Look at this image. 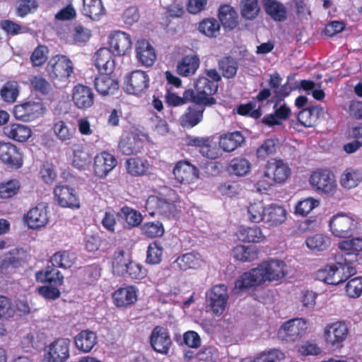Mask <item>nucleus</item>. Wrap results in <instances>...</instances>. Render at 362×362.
Returning <instances> with one entry per match:
<instances>
[{
    "label": "nucleus",
    "mask_w": 362,
    "mask_h": 362,
    "mask_svg": "<svg viewBox=\"0 0 362 362\" xmlns=\"http://www.w3.org/2000/svg\"><path fill=\"white\" fill-rule=\"evenodd\" d=\"M115 52L107 47L99 49L95 54V62L98 69L104 73H112L115 68Z\"/></svg>",
    "instance_id": "nucleus-24"
},
{
    "label": "nucleus",
    "mask_w": 362,
    "mask_h": 362,
    "mask_svg": "<svg viewBox=\"0 0 362 362\" xmlns=\"http://www.w3.org/2000/svg\"><path fill=\"white\" fill-rule=\"evenodd\" d=\"M53 131L57 138L62 142L66 144L70 143L75 134V129L69 127L68 124L62 120H59L54 124Z\"/></svg>",
    "instance_id": "nucleus-51"
},
{
    "label": "nucleus",
    "mask_w": 362,
    "mask_h": 362,
    "mask_svg": "<svg viewBox=\"0 0 362 362\" xmlns=\"http://www.w3.org/2000/svg\"><path fill=\"white\" fill-rule=\"evenodd\" d=\"M117 164V159L113 155L103 151L95 157V173L100 177H105L116 167Z\"/></svg>",
    "instance_id": "nucleus-20"
},
{
    "label": "nucleus",
    "mask_w": 362,
    "mask_h": 362,
    "mask_svg": "<svg viewBox=\"0 0 362 362\" xmlns=\"http://www.w3.org/2000/svg\"><path fill=\"white\" fill-rule=\"evenodd\" d=\"M164 231L163 226L159 221L145 223L141 226L142 233L151 238L162 236Z\"/></svg>",
    "instance_id": "nucleus-62"
},
{
    "label": "nucleus",
    "mask_w": 362,
    "mask_h": 362,
    "mask_svg": "<svg viewBox=\"0 0 362 362\" xmlns=\"http://www.w3.org/2000/svg\"><path fill=\"white\" fill-rule=\"evenodd\" d=\"M131 259L124 250L116 251L113 255L112 272L117 276L127 275V269Z\"/></svg>",
    "instance_id": "nucleus-44"
},
{
    "label": "nucleus",
    "mask_w": 362,
    "mask_h": 362,
    "mask_svg": "<svg viewBox=\"0 0 362 362\" xmlns=\"http://www.w3.org/2000/svg\"><path fill=\"white\" fill-rule=\"evenodd\" d=\"M250 170V162L247 158L242 157L232 159L228 166V170L237 176H244L247 175Z\"/></svg>",
    "instance_id": "nucleus-56"
},
{
    "label": "nucleus",
    "mask_w": 362,
    "mask_h": 362,
    "mask_svg": "<svg viewBox=\"0 0 362 362\" xmlns=\"http://www.w3.org/2000/svg\"><path fill=\"white\" fill-rule=\"evenodd\" d=\"M49 49L47 46L39 45L30 56V62L35 67L42 66L48 59Z\"/></svg>",
    "instance_id": "nucleus-61"
},
{
    "label": "nucleus",
    "mask_w": 362,
    "mask_h": 362,
    "mask_svg": "<svg viewBox=\"0 0 362 362\" xmlns=\"http://www.w3.org/2000/svg\"><path fill=\"white\" fill-rule=\"evenodd\" d=\"M229 295L224 284L213 286L206 294V306L216 315H221L226 310Z\"/></svg>",
    "instance_id": "nucleus-8"
},
{
    "label": "nucleus",
    "mask_w": 362,
    "mask_h": 362,
    "mask_svg": "<svg viewBox=\"0 0 362 362\" xmlns=\"http://www.w3.org/2000/svg\"><path fill=\"white\" fill-rule=\"evenodd\" d=\"M206 76H199L194 83L195 90H218L221 76L215 69L206 70Z\"/></svg>",
    "instance_id": "nucleus-29"
},
{
    "label": "nucleus",
    "mask_w": 362,
    "mask_h": 362,
    "mask_svg": "<svg viewBox=\"0 0 362 362\" xmlns=\"http://www.w3.org/2000/svg\"><path fill=\"white\" fill-rule=\"evenodd\" d=\"M199 107H189L187 112L180 119L181 125L184 128H192L198 124L202 119L204 107L199 105Z\"/></svg>",
    "instance_id": "nucleus-37"
},
{
    "label": "nucleus",
    "mask_w": 362,
    "mask_h": 362,
    "mask_svg": "<svg viewBox=\"0 0 362 362\" xmlns=\"http://www.w3.org/2000/svg\"><path fill=\"white\" fill-rule=\"evenodd\" d=\"M218 67L224 78H233L238 69V62L235 58L226 56L218 60Z\"/></svg>",
    "instance_id": "nucleus-42"
},
{
    "label": "nucleus",
    "mask_w": 362,
    "mask_h": 362,
    "mask_svg": "<svg viewBox=\"0 0 362 362\" xmlns=\"http://www.w3.org/2000/svg\"><path fill=\"white\" fill-rule=\"evenodd\" d=\"M83 13L93 21H98L105 15L102 0H83Z\"/></svg>",
    "instance_id": "nucleus-38"
},
{
    "label": "nucleus",
    "mask_w": 362,
    "mask_h": 362,
    "mask_svg": "<svg viewBox=\"0 0 362 362\" xmlns=\"http://www.w3.org/2000/svg\"><path fill=\"white\" fill-rule=\"evenodd\" d=\"M97 342V336L90 330H83L75 337L76 348L85 353L92 350Z\"/></svg>",
    "instance_id": "nucleus-35"
},
{
    "label": "nucleus",
    "mask_w": 362,
    "mask_h": 362,
    "mask_svg": "<svg viewBox=\"0 0 362 362\" xmlns=\"http://www.w3.org/2000/svg\"><path fill=\"white\" fill-rule=\"evenodd\" d=\"M150 343L155 351L167 355L172 345L168 329L160 326L156 327L151 332Z\"/></svg>",
    "instance_id": "nucleus-14"
},
{
    "label": "nucleus",
    "mask_w": 362,
    "mask_h": 362,
    "mask_svg": "<svg viewBox=\"0 0 362 362\" xmlns=\"http://www.w3.org/2000/svg\"><path fill=\"white\" fill-rule=\"evenodd\" d=\"M307 247L313 251L321 252L326 250L331 245V240L323 234H315L307 238Z\"/></svg>",
    "instance_id": "nucleus-50"
},
{
    "label": "nucleus",
    "mask_w": 362,
    "mask_h": 362,
    "mask_svg": "<svg viewBox=\"0 0 362 362\" xmlns=\"http://www.w3.org/2000/svg\"><path fill=\"white\" fill-rule=\"evenodd\" d=\"M54 194L55 201L62 207L78 209L80 206L75 190L68 185L57 186Z\"/></svg>",
    "instance_id": "nucleus-17"
},
{
    "label": "nucleus",
    "mask_w": 362,
    "mask_h": 362,
    "mask_svg": "<svg viewBox=\"0 0 362 362\" xmlns=\"http://www.w3.org/2000/svg\"><path fill=\"white\" fill-rule=\"evenodd\" d=\"M267 207L262 202L251 203L247 206V218L252 223L264 222Z\"/></svg>",
    "instance_id": "nucleus-53"
},
{
    "label": "nucleus",
    "mask_w": 362,
    "mask_h": 362,
    "mask_svg": "<svg viewBox=\"0 0 362 362\" xmlns=\"http://www.w3.org/2000/svg\"><path fill=\"white\" fill-rule=\"evenodd\" d=\"M136 53L138 60L146 66H152L156 59L154 48L148 40L144 39L136 42Z\"/></svg>",
    "instance_id": "nucleus-25"
},
{
    "label": "nucleus",
    "mask_w": 362,
    "mask_h": 362,
    "mask_svg": "<svg viewBox=\"0 0 362 362\" xmlns=\"http://www.w3.org/2000/svg\"><path fill=\"white\" fill-rule=\"evenodd\" d=\"M46 71L51 79L66 81L74 72L73 62L65 55L57 54L49 61Z\"/></svg>",
    "instance_id": "nucleus-6"
},
{
    "label": "nucleus",
    "mask_w": 362,
    "mask_h": 362,
    "mask_svg": "<svg viewBox=\"0 0 362 362\" xmlns=\"http://www.w3.org/2000/svg\"><path fill=\"white\" fill-rule=\"evenodd\" d=\"M36 279L37 281L45 283L48 282L49 284L58 286L63 283L64 276L55 268L47 267L44 270L39 271L36 273Z\"/></svg>",
    "instance_id": "nucleus-41"
},
{
    "label": "nucleus",
    "mask_w": 362,
    "mask_h": 362,
    "mask_svg": "<svg viewBox=\"0 0 362 362\" xmlns=\"http://www.w3.org/2000/svg\"><path fill=\"white\" fill-rule=\"evenodd\" d=\"M76 256L75 253L69 251H59L52 257V265L61 268H70L75 262Z\"/></svg>",
    "instance_id": "nucleus-49"
},
{
    "label": "nucleus",
    "mask_w": 362,
    "mask_h": 362,
    "mask_svg": "<svg viewBox=\"0 0 362 362\" xmlns=\"http://www.w3.org/2000/svg\"><path fill=\"white\" fill-rule=\"evenodd\" d=\"M125 166L128 173L134 176L142 175L148 170V163L141 158H131L126 160Z\"/></svg>",
    "instance_id": "nucleus-48"
},
{
    "label": "nucleus",
    "mask_w": 362,
    "mask_h": 362,
    "mask_svg": "<svg viewBox=\"0 0 362 362\" xmlns=\"http://www.w3.org/2000/svg\"><path fill=\"white\" fill-rule=\"evenodd\" d=\"M149 78L142 71H134L126 76L124 82L125 90H144L148 87Z\"/></svg>",
    "instance_id": "nucleus-23"
},
{
    "label": "nucleus",
    "mask_w": 362,
    "mask_h": 362,
    "mask_svg": "<svg viewBox=\"0 0 362 362\" xmlns=\"http://www.w3.org/2000/svg\"><path fill=\"white\" fill-rule=\"evenodd\" d=\"M25 222L30 229H37L46 226L49 221L48 206L40 202L31 208L24 216Z\"/></svg>",
    "instance_id": "nucleus-12"
},
{
    "label": "nucleus",
    "mask_w": 362,
    "mask_h": 362,
    "mask_svg": "<svg viewBox=\"0 0 362 362\" xmlns=\"http://www.w3.org/2000/svg\"><path fill=\"white\" fill-rule=\"evenodd\" d=\"M163 246L160 243L155 241L148 247L146 262L151 264H159L162 259Z\"/></svg>",
    "instance_id": "nucleus-59"
},
{
    "label": "nucleus",
    "mask_w": 362,
    "mask_h": 362,
    "mask_svg": "<svg viewBox=\"0 0 362 362\" xmlns=\"http://www.w3.org/2000/svg\"><path fill=\"white\" fill-rule=\"evenodd\" d=\"M221 24L214 18H206L199 22L198 30L204 35L216 38L220 33Z\"/></svg>",
    "instance_id": "nucleus-46"
},
{
    "label": "nucleus",
    "mask_w": 362,
    "mask_h": 362,
    "mask_svg": "<svg viewBox=\"0 0 362 362\" xmlns=\"http://www.w3.org/2000/svg\"><path fill=\"white\" fill-rule=\"evenodd\" d=\"M245 141V137L240 132L226 134L220 137V147L226 152H231L238 148Z\"/></svg>",
    "instance_id": "nucleus-36"
},
{
    "label": "nucleus",
    "mask_w": 362,
    "mask_h": 362,
    "mask_svg": "<svg viewBox=\"0 0 362 362\" xmlns=\"http://www.w3.org/2000/svg\"><path fill=\"white\" fill-rule=\"evenodd\" d=\"M173 175L175 180L183 185L194 183L199 180V170L187 161L178 162L174 169Z\"/></svg>",
    "instance_id": "nucleus-16"
},
{
    "label": "nucleus",
    "mask_w": 362,
    "mask_h": 362,
    "mask_svg": "<svg viewBox=\"0 0 362 362\" xmlns=\"http://www.w3.org/2000/svg\"><path fill=\"white\" fill-rule=\"evenodd\" d=\"M110 73H103L93 79L96 90H118L119 88L117 79L114 78Z\"/></svg>",
    "instance_id": "nucleus-43"
},
{
    "label": "nucleus",
    "mask_w": 362,
    "mask_h": 362,
    "mask_svg": "<svg viewBox=\"0 0 362 362\" xmlns=\"http://www.w3.org/2000/svg\"><path fill=\"white\" fill-rule=\"evenodd\" d=\"M258 250L254 246L239 245L232 250L233 257L240 262H252L258 258Z\"/></svg>",
    "instance_id": "nucleus-45"
},
{
    "label": "nucleus",
    "mask_w": 362,
    "mask_h": 362,
    "mask_svg": "<svg viewBox=\"0 0 362 362\" xmlns=\"http://www.w3.org/2000/svg\"><path fill=\"white\" fill-rule=\"evenodd\" d=\"M137 289L133 286L119 288L115 291L113 300L117 307H127L137 300Z\"/></svg>",
    "instance_id": "nucleus-27"
},
{
    "label": "nucleus",
    "mask_w": 362,
    "mask_h": 362,
    "mask_svg": "<svg viewBox=\"0 0 362 362\" xmlns=\"http://www.w3.org/2000/svg\"><path fill=\"white\" fill-rule=\"evenodd\" d=\"M73 100L80 109H86L93 104L94 97L92 92H74Z\"/></svg>",
    "instance_id": "nucleus-63"
},
{
    "label": "nucleus",
    "mask_w": 362,
    "mask_h": 362,
    "mask_svg": "<svg viewBox=\"0 0 362 362\" xmlns=\"http://www.w3.org/2000/svg\"><path fill=\"white\" fill-rule=\"evenodd\" d=\"M71 162L76 168L86 170L91 163V156L83 145H74Z\"/></svg>",
    "instance_id": "nucleus-33"
},
{
    "label": "nucleus",
    "mask_w": 362,
    "mask_h": 362,
    "mask_svg": "<svg viewBox=\"0 0 362 362\" xmlns=\"http://www.w3.org/2000/svg\"><path fill=\"white\" fill-rule=\"evenodd\" d=\"M4 134L11 139L24 142L32 136V131L25 125L13 123L4 127Z\"/></svg>",
    "instance_id": "nucleus-30"
},
{
    "label": "nucleus",
    "mask_w": 362,
    "mask_h": 362,
    "mask_svg": "<svg viewBox=\"0 0 362 362\" xmlns=\"http://www.w3.org/2000/svg\"><path fill=\"white\" fill-rule=\"evenodd\" d=\"M359 225L356 216L345 213L334 215L329 223L332 233L341 238L351 236L358 229Z\"/></svg>",
    "instance_id": "nucleus-5"
},
{
    "label": "nucleus",
    "mask_w": 362,
    "mask_h": 362,
    "mask_svg": "<svg viewBox=\"0 0 362 362\" xmlns=\"http://www.w3.org/2000/svg\"><path fill=\"white\" fill-rule=\"evenodd\" d=\"M109 44L116 55H125L132 48V41L130 35L117 30L110 35Z\"/></svg>",
    "instance_id": "nucleus-18"
},
{
    "label": "nucleus",
    "mask_w": 362,
    "mask_h": 362,
    "mask_svg": "<svg viewBox=\"0 0 362 362\" xmlns=\"http://www.w3.org/2000/svg\"><path fill=\"white\" fill-rule=\"evenodd\" d=\"M45 108L40 102H27L14 107V117L23 122H31L42 116Z\"/></svg>",
    "instance_id": "nucleus-13"
},
{
    "label": "nucleus",
    "mask_w": 362,
    "mask_h": 362,
    "mask_svg": "<svg viewBox=\"0 0 362 362\" xmlns=\"http://www.w3.org/2000/svg\"><path fill=\"white\" fill-rule=\"evenodd\" d=\"M119 215L126 220L130 227L137 226L142 221L141 214L128 206L122 207L119 212Z\"/></svg>",
    "instance_id": "nucleus-58"
},
{
    "label": "nucleus",
    "mask_w": 362,
    "mask_h": 362,
    "mask_svg": "<svg viewBox=\"0 0 362 362\" xmlns=\"http://www.w3.org/2000/svg\"><path fill=\"white\" fill-rule=\"evenodd\" d=\"M268 103H274L273 108L281 120H286L291 115L290 107L278 95L273 96Z\"/></svg>",
    "instance_id": "nucleus-60"
},
{
    "label": "nucleus",
    "mask_w": 362,
    "mask_h": 362,
    "mask_svg": "<svg viewBox=\"0 0 362 362\" xmlns=\"http://www.w3.org/2000/svg\"><path fill=\"white\" fill-rule=\"evenodd\" d=\"M287 219V211L278 204H270L267 206L264 222L269 226L276 227L283 224Z\"/></svg>",
    "instance_id": "nucleus-28"
},
{
    "label": "nucleus",
    "mask_w": 362,
    "mask_h": 362,
    "mask_svg": "<svg viewBox=\"0 0 362 362\" xmlns=\"http://www.w3.org/2000/svg\"><path fill=\"white\" fill-rule=\"evenodd\" d=\"M266 13L276 21H284L287 18L285 6L274 0H267L264 5Z\"/></svg>",
    "instance_id": "nucleus-47"
},
{
    "label": "nucleus",
    "mask_w": 362,
    "mask_h": 362,
    "mask_svg": "<svg viewBox=\"0 0 362 362\" xmlns=\"http://www.w3.org/2000/svg\"><path fill=\"white\" fill-rule=\"evenodd\" d=\"M218 18L226 30H233L239 25L238 13L230 4L220 6Z\"/></svg>",
    "instance_id": "nucleus-22"
},
{
    "label": "nucleus",
    "mask_w": 362,
    "mask_h": 362,
    "mask_svg": "<svg viewBox=\"0 0 362 362\" xmlns=\"http://www.w3.org/2000/svg\"><path fill=\"white\" fill-rule=\"evenodd\" d=\"M320 205V200L313 197H307L298 201L294 206V214L305 217Z\"/></svg>",
    "instance_id": "nucleus-52"
},
{
    "label": "nucleus",
    "mask_w": 362,
    "mask_h": 362,
    "mask_svg": "<svg viewBox=\"0 0 362 362\" xmlns=\"http://www.w3.org/2000/svg\"><path fill=\"white\" fill-rule=\"evenodd\" d=\"M143 140L134 133L123 135L118 145L119 151L127 156L137 154L143 148Z\"/></svg>",
    "instance_id": "nucleus-21"
},
{
    "label": "nucleus",
    "mask_w": 362,
    "mask_h": 362,
    "mask_svg": "<svg viewBox=\"0 0 362 362\" xmlns=\"http://www.w3.org/2000/svg\"><path fill=\"white\" fill-rule=\"evenodd\" d=\"M334 264H329L317 271V276L320 281L328 284L337 285L356 273V269L351 265V259L343 257L342 254L335 253Z\"/></svg>",
    "instance_id": "nucleus-2"
},
{
    "label": "nucleus",
    "mask_w": 362,
    "mask_h": 362,
    "mask_svg": "<svg viewBox=\"0 0 362 362\" xmlns=\"http://www.w3.org/2000/svg\"><path fill=\"white\" fill-rule=\"evenodd\" d=\"M238 238L247 243H259L263 242L266 236L260 227L253 226L252 227H240L238 232Z\"/></svg>",
    "instance_id": "nucleus-34"
},
{
    "label": "nucleus",
    "mask_w": 362,
    "mask_h": 362,
    "mask_svg": "<svg viewBox=\"0 0 362 362\" xmlns=\"http://www.w3.org/2000/svg\"><path fill=\"white\" fill-rule=\"evenodd\" d=\"M288 274L287 264L282 260L270 259L257 267L244 273L235 282V289L242 290L261 285L266 281H279Z\"/></svg>",
    "instance_id": "nucleus-1"
},
{
    "label": "nucleus",
    "mask_w": 362,
    "mask_h": 362,
    "mask_svg": "<svg viewBox=\"0 0 362 362\" xmlns=\"http://www.w3.org/2000/svg\"><path fill=\"white\" fill-rule=\"evenodd\" d=\"M346 292L351 298H358L362 294V276L355 277L348 281Z\"/></svg>",
    "instance_id": "nucleus-64"
},
{
    "label": "nucleus",
    "mask_w": 362,
    "mask_h": 362,
    "mask_svg": "<svg viewBox=\"0 0 362 362\" xmlns=\"http://www.w3.org/2000/svg\"><path fill=\"white\" fill-rule=\"evenodd\" d=\"M348 334L349 328L346 324L341 321L327 325L323 331L326 344L336 349L342 346V343L346 339Z\"/></svg>",
    "instance_id": "nucleus-11"
},
{
    "label": "nucleus",
    "mask_w": 362,
    "mask_h": 362,
    "mask_svg": "<svg viewBox=\"0 0 362 362\" xmlns=\"http://www.w3.org/2000/svg\"><path fill=\"white\" fill-rule=\"evenodd\" d=\"M308 329V321L302 317L285 322L278 331L279 337L287 342H295L304 336Z\"/></svg>",
    "instance_id": "nucleus-9"
},
{
    "label": "nucleus",
    "mask_w": 362,
    "mask_h": 362,
    "mask_svg": "<svg viewBox=\"0 0 362 362\" xmlns=\"http://www.w3.org/2000/svg\"><path fill=\"white\" fill-rule=\"evenodd\" d=\"M164 190L166 192L168 199L150 196L146 202V209L152 216L158 214L170 218L175 216L177 214V210L174 203L177 201L178 196L173 189L165 188Z\"/></svg>",
    "instance_id": "nucleus-4"
},
{
    "label": "nucleus",
    "mask_w": 362,
    "mask_h": 362,
    "mask_svg": "<svg viewBox=\"0 0 362 362\" xmlns=\"http://www.w3.org/2000/svg\"><path fill=\"white\" fill-rule=\"evenodd\" d=\"M200 64L197 55H186L182 58L177 66V72L182 76H189L196 72Z\"/></svg>",
    "instance_id": "nucleus-31"
},
{
    "label": "nucleus",
    "mask_w": 362,
    "mask_h": 362,
    "mask_svg": "<svg viewBox=\"0 0 362 362\" xmlns=\"http://www.w3.org/2000/svg\"><path fill=\"white\" fill-rule=\"evenodd\" d=\"M279 146V140L271 138L264 140L256 151L257 157L264 160L267 157L276 153Z\"/></svg>",
    "instance_id": "nucleus-55"
},
{
    "label": "nucleus",
    "mask_w": 362,
    "mask_h": 362,
    "mask_svg": "<svg viewBox=\"0 0 362 362\" xmlns=\"http://www.w3.org/2000/svg\"><path fill=\"white\" fill-rule=\"evenodd\" d=\"M338 248L340 251L337 253L342 254L344 257L354 255L356 258L362 251V237L342 240L338 243Z\"/></svg>",
    "instance_id": "nucleus-40"
},
{
    "label": "nucleus",
    "mask_w": 362,
    "mask_h": 362,
    "mask_svg": "<svg viewBox=\"0 0 362 362\" xmlns=\"http://www.w3.org/2000/svg\"><path fill=\"white\" fill-rule=\"evenodd\" d=\"M0 160L4 163L17 168L23 164L21 153L10 142H0Z\"/></svg>",
    "instance_id": "nucleus-19"
},
{
    "label": "nucleus",
    "mask_w": 362,
    "mask_h": 362,
    "mask_svg": "<svg viewBox=\"0 0 362 362\" xmlns=\"http://www.w3.org/2000/svg\"><path fill=\"white\" fill-rule=\"evenodd\" d=\"M310 185L317 192L333 196L337 191V184L333 173L327 170L314 171L309 180Z\"/></svg>",
    "instance_id": "nucleus-7"
},
{
    "label": "nucleus",
    "mask_w": 362,
    "mask_h": 362,
    "mask_svg": "<svg viewBox=\"0 0 362 362\" xmlns=\"http://www.w3.org/2000/svg\"><path fill=\"white\" fill-rule=\"evenodd\" d=\"M324 116V110L318 106L305 108L297 116L298 121L305 127L316 126Z\"/></svg>",
    "instance_id": "nucleus-26"
},
{
    "label": "nucleus",
    "mask_w": 362,
    "mask_h": 362,
    "mask_svg": "<svg viewBox=\"0 0 362 362\" xmlns=\"http://www.w3.org/2000/svg\"><path fill=\"white\" fill-rule=\"evenodd\" d=\"M286 358L285 354L279 349H270L257 355L254 359H244L241 362H281Z\"/></svg>",
    "instance_id": "nucleus-54"
},
{
    "label": "nucleus",
    "mask_w": 362,
    "mask_h": 362,
    "mask_svg": "<svg viewBox=\"0 0 362 362\" xmlns=\"http://www.w3.org/2000/svg\"><path fill=\"white\" fill-rule=\"evenodd\" d=\"M340 185L346 189L356 187L362 182V173L358 169L346 168L341 175Z\"/></svg>",
    "instance_id": "nucleus-39"
},
{
    "label": "nucleus",
    "mask_w": 362,
    "mask_h": 362,
    "mask_svg": "<svg viewBox=\"0 0 362 362\" xmlns=\"http://www.w3.org/2000/svg\"><path fill=\"white\" fill-rule=\"evenodd\" d=\"M69 347L68 339H58L47 346V358L49 362H65L70 356Z\"/></svg>",
    "instance_id": "nucleus-15"
},
{
    "label": "nucleus",
    "mask_w": 362,
    "mask_h": 362,
    "mask_svg": "<svg viewBox=\"0 0 362 362\" xmlns=\"http://www.w3.org/2000/svg\"><path fill=\"white\" fill-rule=\"evenodd\" d=\"M260 10L257 0H242L241 15L247 20L255 19Z\"/></svg>",
    "instance_id": "nucleus-57"
},
{
    "label": "nucleus",
    "mask_w": 362,
    "mask_h": 362,
    "mask_svg": "<svg viewBox=\"0 0 362 362\" xmlns=\"http://www.w3.org/2000/svg\"><path fill=\"white\" fill-rule=\"evenodd\" d=\"M203 263L202 256L199 253L189 252L179 256L175 261V264L183 271L197 269Z\"/></svg>",
    "instance_id": "nucleus-32"
},
{
    "label": "nucleus",
    "mask_w": 362,
    "mask_h": 362,
    "mask_svg": "<svg viewBox=\"0 0 362 362\" xmlns=\"http://www.w3.org/2000/svg\"><path fill=\"white\" fill-rule=\"evenodd\" d=\"M291 173L288 165L281 159L272 158L264 165L262 177L256 186L259 192L267 191L274 184H283Z\"/></svg>",
    "instance_id": "nucleus-3"
},
{
    "label": "nucleus",
    "mask_w": 362,
    "mask_h": 362,
    "mask_svg": "<svg viewBox=\"0 0 362 362\" xmlns=\"http://www.w3.org/2000/svg\"><path fill=\"white\" fill-rule=\"evenodd\" d=\"M166 102L172 106H178L191 101L196 105H211L216 103V100L206 92H184L183 97H180L174 92H168L165 96Z\"/></svg>",
    "instance_id": "nucleus-10"
}]
</instances>
